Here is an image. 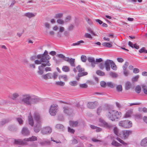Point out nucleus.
<instances>
[{
    "instance_id": "7ed1b4c3",
    "label": "nucleus",
    "mask_w": 147,
    "mask_h": 147,
    "mask_svg": "<svg viewBox=\"0 0 147 147\" xmlns=\"http://www.w3.org/2000/svg\"><path fill=\"white\" fill-rule=\"evenodd\" d=\"M34 117L36 121L34 127V130L35 132L38 133L40 131L41 127V119L39 114L37 113L34 114Z\"/></svg>"
},
{
    "instance_id": "a211bd4d",
    "label": "nucleus",
    "mask_w": 147,
    "mask_h": 147,
    "mask_svg": "<svg viewBox=\"0 0 147 147\" xmlns=\"http://www.w3.org/2000/svg\"><path fill=\"white\" fill-rule=\"evenodd\" d=\"M28 120L29 124L31 126H33L34 125V122L30 113L29 114L28 116Z\"/></svg>"
},
{
    "instance_id": "e2e57ef3",
    "label": "nucleus",
    "mask_w": 147,
    "mask_h": 147,
    "mask_svg": "<svg viewBox=\"0 0 147 147\" xmlns=\"http://www.w3.org/2000/svg\"><path fill=\"white\" fill-rule=\"evenodd\" d=\"M102 60L101 58H100L98 59H96L95 60V65L96 64H98V63H100L102 61Z\"/></svg>"
},
{
    "instance_id": "6e6552de",
    "label": "nucleus",
    "mask_w": 147,
    "mask_h": 147,
    "mask_svg": "<svg viewBox=\"0 0 147 147\" xmlns=\"http://www.w3.org/2000/svg\"><path fill=\"white\" fill-rule=\"evenodd\" d=\"M52 132V129L50 127H46L42 128L41 130V133L43 135L51 134Z\"/></svg>"
},
{
    "instance_id": "393cba45",
    "label": "nucleus",
    "mask_w": 147,
    "mask_h": 147,
    "mask_svg": "<svg viewBox=\"0 0 147 147\" xmlns=\"http://www.w3.org/2000/svg\"><path fill=\"white\" fill-rule=\"evenodd\" d=\"M9 121V120L8 119H4L2 120L0 122V124L1 125H3L6 123H8Z\"/></svg>"
},
{
    "instance_id": "4d7b16f0",
    "label": "nucleus",
    "mask_w": 147,
    "mask_h": 147,
    "mask_svg": "<svg viewBox=\"0 0 147 147\" xmlns=\"http://www.w3.org/2000/svg\"><path fill=\"white\" fill-rule=\"evenodd\" d=\"M100 85L101 86L104 88H105L106 87L107 85V83L104 81H101L100 83Z\"/></svg>"
},
{
    "instance_id": "dca6fc26",
    "label": "nucleus",
    "mask_w": 147,
    "mask_h": 147,
    "mask_svg": "<svg viewBox=\"0 0 147 147\" xmlns=\"http://www.w3.org/2000/svg\"><path fill=\"white\" fill-rule=\"evenodd\" d=\"M37 140V138L34 136H32L31 137H29L28 138H25L24 140L26 141L32 142L35 141Z\"/></svg>"
},
{
    "instance_id": "603ef678",
    "label": "nucleus",
    "mask_w": 147,
    "mask_h": 147,
    "mask_svg": "<svg viewBox=\"0 0 147 147\" xmlns=\"http://www.w3.org/2000/svg\"><path fill=\"white\" fill-rule=\"evenodd\" d=\"M46 63V64L45 63H42L41 66H42V67H45L47 65L48 66H50L51 65V64L49 62V61H47Z\"/></svg>"
},
{
    "instance_id": "c9c22d12",
    "label": "nucleus",
    "mask_w": 147,
    "mask_h": 147,
    "mask_svg": "<svg viewBox=\"0 0 147 147\" xmlns=\"http://www.w3.org/2000/svg\"><path fill=\"white\" fill-rule=\"evenodd\" d=\"M107 85L111 88H114L116 86V84L111 82H109L107 83Z\"/></svg>"
},
{
    "instance_id": "de8ad7c7",
    "label": "nucleus",
    "mask_w": 147,
    "mask_h": 147,
    "mask_svg": "<svg viewBox=\"0 0 147 147\" xmlns=\"http://www.w3.org/2000/svg\"><path fill=\"white\" fill-rule=\"evenodd\" d=\"M128 65V62H125L123 66V70H125V69H127Z\"/></svg>"
},
{
    "instance_id": "9b49d317",
    "label": "nucleus",
    "mask_w": 147,
    "mask_h": 147,
    "mask_svg": "<svg viewBox=\"0 0 147 147\" xmlns=\"http://www.w3.org/2000/svg\"><path fill=\"white\" fill-rule=\"evenodd\" d=\"M64 60L69 62L71 66L73 67L75 66L74 63L75 59H74L70 58L68 57H67L64 59Z\"/></svg>"
},
{
    "instance_id": "2eb2a0df",
    "label": "nucleus",
    "mask_w": 147,
    "mask_h": 147,
    "mask_svg": "<svg viewBox=\"0 0 147 147\" xmlns=\"http://www.w3.org/2000/svg\"><path fill=\"white\" fill-rule=\"evenodd\" d=\"M69 125L71 127H75L78 126L79 123L78 121H69Z\"/></svg>"
},
{
    "instance_id": "13d9d810",
    "label": "nucleus",
    "mask_w": 147,
    "mask_h": 147,
    "mask_svg": "<svg viewBox=\"0 0 147 147\" xmlns=\"http://www.w3.org/2000/svg\"><path fill=\"white\" fill-rule=\"evenodd\" d=\"M45 26L46 28L49 29L50 28L51 26L49 23L46 22L45 23Z\"/></svg>"
},
{
    "instance_id": "49530a36",
    "label": "nucleus",
    "mask_w": 147,
    "mask_h": 147,
    "mask_svg": "<svg viewBox=\"0 0 147 147\" xmlns=\"http://www.w3.org/2000/svg\"><path fill=\"white\" fill-rule=\"evenodd\" d=\"M71 19V16L69 15L67 16L65 19V21L66 22H69Z\"/></svg>"
},
{
    "instance_id": "8fccbe9b",
    "label": "nucleus",
    "mask_w": 147,
    "mask_h": 147,
    "mask_svg": "<svg viewBox=\"0 0 147 147\" xmlns=\"http://www.w3.org/2000/svg\"><path fill=\"white\" fill-rule=\"evenodd\" d=\"M81 58L82 61L84 62H86L87 60V57L85 55H82L81 56Z\"/></svg>"
},
{
    "instance_id": "9d476101",
    "label": "nucleus",
    "mask_w": 147,
    "mask_h": 147,
    "mask_svg": "<svg viewBox=\"0 0 147 147\" xmlns=\"http://www.w3.org/2000/svg\"><path fill=\"white\" fill-rule=\"evenodd\" d=\"M63 112L65 114L70 115L72 113L73 110L70 108L67 107H63Z\"/></svg>"
},
{
    "instance_id": "774afa93",
    "label": "nucleus",
    "mask_w": 147,
    "mask_h": 147,
    "mask_svg": "<svg viewBox=\"0 0 147 147\" xmlns=\"http://www.w3.org/2000/svg\"><path fill=\"white\" fill-rule=\"evenodd\" d=\"M72 143L73 144H76L78 143V140L75 138H73L72 140Z\"/></svg>"
},
{
    "instance_id": "680f3d73",
    "label": "nucleus",
    "mask_w": 147,
    "mask_h": 147,
    "mask_svg": "<svg viewBox=\"0 0 147 147\" xmlns=\"http://www.w3.org/2000/svg\"><path fill=\"white\" fill-rule=\"evenodd\" d=\"M102 107H100L97 109V113L98 115H100V113L102 111Z\"/></svg>"
},
{
    "instance_id": "c756f323",
    "label": "nucleus",
    "mask_w": 147,
    "mask_h": 147,
    "mask_svg": "<svg viewBox=\"0 0 147 147\" xmlns=\"http://www.w3.org/2000/svg\"><path fill=\"white\" fill-rule=\"evenodd\" d=\"M56 127L60 130H63L64 129V127L63 125L61 124H59L56 125Z\"/></svg>"
},
{
    "instance_id": "f3484780",
    "label": "nucleus",
    "mask_w": 147,
    "mask_h": 147,
    "mask_svg": "<svg viewBox=\"0 0 147 147\" xmlns=\"http://www.w3.org/2000/svg\"><path fill=\"white\" fill-rule=\"evenodd\" d=\"M89 62L91 63V65L92 67L95 66V60L93 57H89L88 59Z\"/></svg>"
},
{
    "instance_id": "cd10ccee",
    "label": "nucleus",
    "mask_w": 147,
    "mask_h": 147,
    "mask_svg": "<svg viewBox=\"0 0 147 147\" xmlns=\"http://www.w3.org/2000/svg\"><path fill=\"white\" fill-rule=\"evenodd\" d=\"M59 79L60 80L61 79H64V80L65 81H66L67 80V76L65 75H61L59 76Z\"/></svg>"
},
{
    "instance_id": "ddd939ff",
    "label": "nucleus",
    "mask_w": 147,
    "mask_h": 147,
    "mask_svg": "<svg viewBox=\"0 0 147 147\" xmlns=\"http://www.w3.org/2000/svg\"><path fill=\"white\" fill-rule=\"evenodd\" d=\"M97 105V102L96 101L94 102H89L87 104V107L90 109H94Z\"/></svg>"
},
{
    "instance_id": "6ab92c4d",
    "label": "nucleus",
    "mask_w": 147,
    "mask_h": 147,
    "mask_svg": "<svg viewBox=\"0 0 147 147\" xmlns=\"http://www.w3.org/2000/svg\"><path fill=\"white\" fill-rule=\"evenodd\" d=\"M133 113V110L132 109L128 110L125 113L124 116L125 118L129 117L131 116Z\"/></svg>"
},
{
    "instance_id": "412c9836",
    "label": "nucleus",
    "mask_w": 147,
    "mask_h": 147,
    "mask_svg": "<svg viewBox=\"0 0 147 147\" xmlns=\"http://www.w3.org/2000/svg\"><path fill=\"white\" fill-rule=\"evenodd\" d=\"M15 143L17 144L24 145L26 143L21 139H18L15 140Z\"/></svg>"
},
{
    "instance_id": "338daca9",
    "label": "nucleus",
    "mask_w": 147,
    "mask_h": 147,
    "mask_svg": "<svg viewBox=\"0 0 147 147\" xmlns=\"http://www.w3.org/2000/svg\"><path fill=\"white\" fill-rule=\"evenodd\" d=\"M123 72L124 75L125 76H127L129 74V72L127 69H125V70H123Z\"/></svg>"
},
{
    "instance_id": "6e6d98bb",
    "label": "nucleus",
    "mask_w": 147,
    "mask_h": 147,
    "mask_svg": "<svg viewBox=\"0 0 147 147\" xmlns=\"http://www.w3.org/2000/svg\"><path fill=\"white\" fill-rule=\"evenodd\" d=\"M117 139L119 142L120 143L124 145H127V144L125 142L122 140L120 138H117Z\"/></svg>"
},
{
    "instance_id": "5fc2aeb1",
    "label": "nucleus",
    "mask_w": 147,
    "mask_h": 147,
    "mask_svg": "<svg viewBox=\"0 0 147 147\" xmlns=\"http://www.w3.org/2000/svg\"><path fill=\"white\" fill-rule=\"evenodd\" d=\"M142 88L144 93L147 94V87L145 86H143Z\"/></svg>"
},
{
    "instance_id": "864d4df0",
    "label": "nucleus",
    "mask_w": 147,
    "mask_h": 147,
    "mask_svg": "<svg viewBox=\"0 0 147 147\" xmlns=\"http://www.w3.org/2000/svg\"><path fill=\"white\" fill-rule=\"evenodd\" d=\"M48 79H51L53 78V74L50 73L47 74Z\"/></svg>"
},
{
    "instance_id": "f8f14e48",
    "label": "nucleus",
    "mask_w": 147,
    "mask_h": 147,
    "mask_svg": "<svg viewBox=\"0 0 147 147\" xmlns=\"http://www.w3.org/2000/svg\"><path fill=\"white\" fill-rule=\"evenodd\" d=\"M112 60H107L105 61V65L107 71H109L110 70V65H111Z\"/></svg>"
},
{
    "instance_id": "473e14b6",
    "label": "nucleus",
    "mask_w": 147,
    "mask_h": 147,
    "mask_svg": "<svg viewBox=\"0 0 147 147\" xmlns=\"http://www.w3.org/2000/svg\"><path fill=\"white\" fill-rule=\"evenodd\" d=\"M116 90L118 92H121L122 90V87L121 85H119L116 86Z\"/></svg>"
},
{
    "instance_id": "3c124183",
    "label": "nucleus",
    "mask_w": 147,
    "mask_h": 147,
    "mask_svg": "<svg viewBox=\"0 0 147 147\" xmlns=\"http://www.w3.org/2000/svg\"><path fill=\"white\" fill-rule=\"evenodd\" d=\"M57 22L58 24H63L64 23V21L63 20L61 19H57Z\"/></svg>"
},
{
    "instance_id": "f257e3e1",
    "label": "nucleus",
    "mask_w": 147,
    "mask_h": 147,
    "mask_svg": "<svg viewBox=\"0 0 147 147\" xmlns=\"http://www.w3.org/2000/svg\"><path fill=\"white\" fill-rule=\"evenodd\" d=\"M106 116L109 119L114 121L121 117V113L116 110L109 109L106 111Z\"/></svg>"
},
{
    "instance_id": "69168bd1",
    "label": "nucleus",
    "mask_w": 147,
    "mask_h": 147,
    "mask_svg": "<svg viewBox=\"0 0 147 147\" xmlns=\"http://www.w3.org/2000/svg\"><path fill=\"white\" fill-rule=\"evenodd\" d=\"M84 36L86 38H92L91 35L90 34L88 33H86L84 35Z\"/></svg>"
},
{
    "instance_id": "c03bdc74",
    "label": "nucleus",
    "mask_w": 147,
    "mask_h": 147,
    "mask_svg": "<svg viewBox=\"0 0 147 147\" xmlns=\"http://www.w3.org/2000/svg\"><path fill=\"white\" fill-rule=\"evenodd\" d=\"M65 83L64 82L60 81L56 82H55V84L57 85H59L61 86H63L64 85Z\"/></svg>"
},
{
    "instance_id": "4c0bfd02",
    "label": "nucleus",
    "mask_w": 147,
    "mask_h": 147,
    "mask_svg": "<svg viewBox=\"0 0 147 147\" xmlns=\"http://www.w3.org/2000/svg\"><path fill=\"white\" fill-rule=\"evenodd\" d=\"M16 119L20 125H21L23 124L24 121L22 118L17 117L16 118Z\"/></svg>"
},
{
    "instance_id": "72a5a7b5",
    "label": "nucleus",
    "mask_w": 147,
    "mask_h": 147,
    "mask_svg": "<svg viewBox=\"0 0 147 147\" xmlns=\"http://www.w3.org/2000/svg\"><path fill=\"white\" fill-rule=\"evenodd\" d=\"M113 131L115 134L119 136V129L116 127H114Z\"/></svg>"
},
{
    "instance_id": "052dcab7",
    "label": "nucleus",
    "mask_w": 147,
    "mask_h": 147,
    "mask_svg": "<svg viewBox=\"0 0 147 147\" xmlns=\"http://www.w3.org/2000/svg\"><path fill=\"white\" fill-rule=\"evenodd\" d=\"M139 78V76H136L134 77H133L132 79L131 80L133 82H135L137 81L138 79Z\"/></svg>"
},
{
    "instance_id": "37998d69",
    "label": "nucleus",
    "mask_w": 147,
    "mask_h": 147,
    "mask_svg": "<svg viewBox=\"0 0 147 147\" xmlns=\"http://www.w3.org/2000/svg\"><path fill=\"white\" fill-rule=\"evenodd\" d=\"M76 68L78 70L79 73L81 72L84 71V69L81 68L80 65L76 67Z\"/></svg>"
},
{
    "instance_id": "bb28decb",
    "label": "nucleus",
    "mask_w": 147,
    "mask_h": 147,
    "mask_svg": "<svg viewBox=\"0 0 147 147\" xmlns=\"http://www.w3.org/2000/svg\"><path fill=\"white\" fill-rule=\"evenodd\" d=\"M99 124L100 125L103 126L105 127L107 123H106L104 120L101 118L99 119Z\"/></svg>"
},
{
    "instance_id": "0e129e2a",
    "label": "nucleus",
    "mask_w": 147,
    "mask_h": 147,
    "mask_svg": "<svg viewBox=\"0 0 147 147\" xmlns=\"http://www.w3.org/2000/svg\"><path fill=\"white\" fill-rule=\"evenodd\" d=\"M56 56L59 58L64 59H64L66 58L62 54H57V55Z\"/></svg>"
},
{
    "instance_id": "e433bc0d",
    "label": "nucleus",
    "mask_w": 147,
    "mask_h": 147,
    "mask_svg": "<svg viewBox=\"0 0 147 147\" xmlns=\"http://www.w3.org/2000/svg\"><path fill=\"white\" fill-rule=\"evenodd\" d=\"M96 73L97 74L100 76H103L105 75V73L100 70H97L96 72Z\"/></svg>"
},
{
    "instance_id": "aec40b11",
    "label": "nucleus",
    "mask_w": 147,
    "mask_h": 147,
    "mask_svg": "<svg viewBox=\"0 0 147 147\" xmlns=\"http://www.w3.org/2000/svg\"><path fill=\"white\" fill-rule=\"evenodd\" d=\"M36 14V13L35 14L31 13L28 12L25 13L24 14V16L28 18H31L32 17H34L35 16Z\"/></svg>"
},
{
    "instance_id": "a18cd8bd",
    "label": "nucleus",
    "mask_w": 147,
    "mask_h": 147,
    "mask_svg": "<svg viewBox=\"0 0 147 147\" xmlns=\"http://www.w3.org/2000/svg\"><path fill=\"white\" fill-rule=\"evenodd\" d=\"M88 74L87 72H80L78 74V76L79 77H82L84 76H86Z\"/></svg>"
},
{
    "instance_id": "2f4dec72",
    "label": "nucleus",
    "mask_w": 147,
    "mask_h": 147,
    "mask_svg": "<svg viewBox=\"0 0 147 147\" xmlns=\"http://www.w3.org/2000/svg\"><path fill=\"white\" fill-rule=\"evenodd\" d=\"M84 41L82 40L78 41L77 42L73 43L72 45V46H79L81 45V44L84 43Z\"/></svg>"
},
{
    "instance_id": "a19ab883",
    "label": "nucleus",
    "mask_w": 147,
    "mask_h": 147,
    "mask_svg": "<svg viewBox=\"0 0 147 147\" xmlns=\"http://www.w3.org/2000/svg\"><path fill=\"white\" fill-rule=\"evenodd\" d=\"M69 84L71 86H74L78 85L77 82L75 81H71L69 83Z\"/></svg>"
},
{
    "instance_id": "79ce46f5",
    "label": "nucleus",
    "mask_w": 147,
    "mask_h": 147,
    "mask_svg": "<svg viewBox=\"0 0 147 147\" xmlns=\"http://www.w3.org/2000/svg\"><path fill=\"white\" fill-rule=\"evenodd\" d=\"M102 45L104 46L109 48L111 47L112 46V44L111 43L106 42L102 43Z\"/></svg>"
},
{
    "instance_id": "423d86ee",
    "label": "nucleus",
    "mask_w": 147,
    "mask_h": 147,
    "mask_svg": "<svg viewBox=\"0 0 147 147\" xmlns=\"http://www.w3.org/2000/svg\"><path fill=\"white\" fill-rule=\"evenodd\" d=\"M131 131L130 130H123L119 132V136L122 138L126 139L131 134Z\"/></svg>"
},
{
    "instance_id": "58836bf2",
    "label": "nucleus",
    "mask_w": 147,
    "mask_h": 147,
    "mask_svg": "<svg viewBox=\"0 0 147 147\" xmlns=\"http://www.w3.org/2000/svg\"><path fill=\"white\" fill-rule=\"evenodd\" d=\"M135 90L136 93H139L141 91V88L140 86H137L135 89Z\"/></svg>"
},
{
    "instance_id": "f03ea898",
    "label": "nucleus",
    "mask_w": 147,
    "mask_h": 147,
    "mask_svg": "<svg viewBox=\"0 0 147 147\" xmlns=\"http://www.w3.org/2000/svg\"><path fill=\"white\" fill-rule=\"evenodd\" d=\"M31 95L29 94H24L20 97L19 102L22 104L31 105Z\"/></svg>"
},
{
    "instance_id": "ea45409f",
    "label": "nucleus",
    "mask_w": 147,
    "mask_h": 147,
    "mask_svg": "<svg viewBox=\"0 0 147 147\" xmlns=\"http://www.w3.org/2000/svg\"><path fill=\"white\" fill-rule=\"evenodd\" d=\"M111 68L112 69L114 70H116L117 69V67L116 66L113 61H112V62H111Z\"/></svg>"
},
{
    "instance_id": "c85d7f7f",
    "label": "nucleus",
    "mask_w": 147,
    "mask_h": 147,
    "mask_svg": "<svg viewBox=\"0 0 147 147\" xmlns=\"http://www.w3.org/2000/svg\"><path fill=\"white\" fill-rule=\"evenodd\" d=\"M131 85V84L130 82H126L125 84V89L126 90L129 89L130 88Z\"/></svg>"
},
{
    "instance_id": "7c9ffc66",
    "label": "nucleus",
    "mask_w": 147,
    "mask_h": 147,
    "mask_svg": "<svg viewBox=\"0 0 147 147\" xmlns=\"http://www.w3.org/2000/svg\"><path fill=\"white\" fill-rule=\"evenodd\" d=\"M112 145L115 146H121L122 145L118 143L115 140H113L111 143Z\"/></svg>"
},
{
    "instance_id": "0eeeda50",
    "label": "nucleus",
    "mask_w": 147,
    "mask_h": 147,
    "mask_svg": "<svg viewBox=\"0 0 147 147\" xmlns=\"http://www.w3.org/2000/svg\"><path fill=\"white\" fill-rule=\"evenodd\" d=\"M58 111V108L57 105L53 104L51 106L49 111L50 114L52 116H55Z\"/></svg>"
},
{
    "instance_id": "5701e85b",
    "label": "nucleus",
    "mask_w": 147,
    "mask_h": 147,
    "mask_svg": "<svg viewBox=\"0 0 147 147\" xmlns=\"http://www.w3.org/2000/svg\"><path fill=\"white\" fill-rule=\"evenodd\" d=\"M141 145L143 146H147V138H146L142 140L141 142Z\"/></svg>"
},
{
    "instance_id": "39448f33",
    "label": "nucleus",
    "mask_w": 147,
    "mask_h": 147,
    "mask_svg": "<svg viewBox=\"0 0 147 147\" xmlns=\"http://www.w3.org/2000/svg\"><path fill=\"white\" fill-rule=\"evenodd\" d=\"M119 126L126 128H129L132 126L131 121L128 120H125L120 121L119 123Z\"/></svg>"
},
{
    "instance_id": "1a4fd4ad",
    "label": "nucleus",
    "mask_w": 147,
    "mask_h": 147,
    "mask_svg": "<svg viewBox=\"0 0 147 147\" xmlns=\"http://www.w3.org/2000/svg\"><path fill=\"white\" fill-rule=\"evenodd\" d=\"M41 99L36 96H31L30 100L31 105L32 104H35L40 101Z\"/></svg>"
},
{
    "instance_id": "20e7f679",
    "label": "nucleus",
    "mask_w": 147,
    "mask_h": 147,
    "mask_svg": "<svg viewBox=\"0 0 147 147\" xmlns=\"http://www.w3.org/2000/svg\"><path fill=\"white\" fill-rule=\"evenodd\" d=\"M37 57L38 59H41V61L42 62L46 63L51 59V57L48 55V52L47 50H45L44 53L42 54L38 55Z\"/></svg>"
},
{
    "instance_id": "4468645a",
    "label": "nucleus",
    "mask_w": 147,
    "mask_h": 147,
    "mask_svg": "<svg viewBox=\"0 0 147 147\" xmlns=\"http://www.w3.org/2000/svg\"><path fill=\"white\" fill-rule=\"evenodd\" d=\"M21 132L23 135L25 136L28 135L30 133V131L28 128L26 127H24L21 130Z\"/></svg>"
},
{
    "instance_id": "4be33fe9",
    "label": "nucleus",
    "mask_w": 147,
    "mask_h": 147,
    "mask_svg": "<svg viewBox=\"0 0 147 147\" xmlns=\"http://www.w3.org/2000/svg\"><path fill=\"white\" fill-rule=\"evenodd\" d=\"M19 96V94L18 93L15 92L12 94L11 98L12 100H16Z\"/></svg>"
},
{
    "instance_id": "a878e982",
    "label": "nucleus",
    "mask_w": 147,
    "mask_h": 147,
    "mask_svg": "<svg viewBox=\"0 0 147 147\" xmlns=\"http://www.w3.org/2000/svg\"><path fill=\"white\" fill-rule=\"evenodd\" d=\"M62 70L64 72H67L70 71L69 67L66 65L63 66L62 68Z\"/></svg>"
},
{
    "instance_id": "b1692460",
    "label": "nucleus",
    "mask_w": 147,
    "mask_h": 147,
    "mask_svg": "<svg viewBox=\"0 0 147 147\" xmlns=\"http://www.w3.org/2000/svg\"><path fill=\"white\" fill-rule=\"evenodd\" d=\"M43 68L42 67V66H40L38 67V74L40 75H42L43 73Z\"/></svg>"
},
{
    "instance_id": "09e8293b",
    "label": "nucleus",
    "mask_w": 147,
    "mask_h": 147,
    "mask_svg": "<svg viewBox=\"0 0 147 147\" xmlns=\"http://www.w3.org/2000/svg\"><path fill=\"white\" fill-rule=\"evenodd\" d=\"M109 75L113 78H115L117 77V74L116 73L113 72H111L109 74Z\"/></svg>"
},
{
    "instance_id": "f704fd0d",
    "label": "nucleus",
    "mask_w": 147,
    "mask_h": 147,
    "mask_svg": "<svg viewBox=\"0 0 147 147\" xmlns=\"http://www.w3.org/2000/svg\"><path fill=\"white\" fill-rule=\"evenodd\" d=\"M63 13H58L56 14L55 18L57 19H59L63 17Z\"/></svg>"
},
{
    "instance_id": "bf43d9fd",
    "label": "nucleus",
    "mask_w": 147,
    "mask_h": 147,
    "mask_svg": "<svg viewBox=\"0 0 147 147\" xmlns=\"http://www.w3.org/2000/svg\"><path fill=\"white\" fill-rule=\"evenodd\" d=\"M86 20L89 25H92L93 23L91 21L90 19L88 18H86Z\"/></svg>"
}]
</instances>
